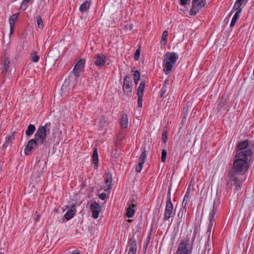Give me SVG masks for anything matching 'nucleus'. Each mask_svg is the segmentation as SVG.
<instances>
[{"mask_svg": "<svg viewBox=\"0 0 254 254\" xmlns=\"http://www.w3.org/2000/svg\"><path fill=\"white\" fill-rule=\"evenodd\" d=\"M35 127L34 125L30 124L28 126L27 129L25 131V134L27 136L32 135L35 131Z\"/></svg>", "mask_w": 254, "mask_h": 254, "instance_id": "21", "label": "nucleus"}, {"mask_svg": "<svg viewBox=\"0 0 254 254\" xmlns=\"http://www.w3.org/2000/svg\"><path fill=\"white\" fill-rule=\"evenodd\" d=\"M167 138V130L164 128L163 129V132L162 135V140L165 144H166V143Z\"/></svg>", "mask_w": 254, "mask_h": 254, "instance_id": "29", "label": "nucleus"}, {"mask_svg": "<svg viewBox=\"0 0 254 254\" xmlns=\"http://www.w3.org/2000/svg\"><path fill=\"white\" fill-rule=\"evenodd\" d=\"M197 231L195 229L192 235L191 232H188L186 237L180 241L176 254H191Z\"/></svg>", "mask_w": 254, "mask_h": 254, "instance_id": "3", "label": "nucleus"}, {"mask_svg": "<svg viewBox=\"0 0 254 254\" xmlns=\"http://www.w3.org/2000/svg\"><path fill=\"white\" fill-rule=\"evenodd\" d=\"M245 0H237L233 7V9L235 10H238L240 8L241 6L243 4Z\"/></svg>", "mask_w": 254, "mask_h": 254, "instance_id": "25", "label": "nucleus"}, {"mask_svg": "<svg viewBox=\"0 0 254 254\" xmlns=\"http://www.w3.org/2000/svg\"><path fill=\"white\" fill-rule=\"evenodd\" d=\"M145 81H142L139 84V86L137 89V95L143 96L144 89L145 87Z\"/></svg>", "mask_w": 254, "mask_h": 254, "instance_id": "24", "label": "nucleus"}, {"mask_svg": "<svg viewBox=\"0 0 254 254\" xmlns=\"http://www.w3.org/2000/svg\"><path fill=\"white\" fill-rule=\"evenodd\" d=\"M128 254H136L128 253Z\"/></svg>", "mask_w": 254, "mask_h": 254, "instance_id": "52", "label": "nucleus"}, {"mask_svg": "<svg viewBox=\"0 0 254 254\" xmlns=\"http://www.w3.org/2000/svg\"><path fill=\"white\" fill-rule=\"evenodd\" d=\"M99 198L102 200H105L107 198V195L105 193L102 192L100 194Z\"/></svg>", "mask_w": 254, "mask_h": 254, "instance_id": "40", "label": "nucleus"}, {"mask_svg": "<svg viewBox=\"0 0 254 254\" xmlns=\"http://www.w3.org/2000/svg\"><path fill=\"white\" fill-rule=\"evenodd\" d=\"M129 250L128 252L130 253L136 254V240L131 238L128 241Z\"/></svg>", "mask_w": 254, "mask_h": 254, "instance_id": "15", "label": "nucleus"}, {"mask_svg": "<svg viewBox=\"0 0 254 254\" xmlns=\"http://www.w3.org/2000/svg\"><path fill=\"white\" fill-rule=\"evenodd\" d=\"M10 60L8 58H5L3 62V67L2 68L3 72L6 73L8 71L10 65Z\"/></svg>", "mask_w": 254, "mask_h": 254, "instance_id": "23", "label": "nucleus"}, {"mask_svg": "<svg viewBox=\"0 0 254 254\" xmlns=\"http://www.w3.org/2000/svg\"><path fill=\"white\" fill-rule=\"evenodd\" d=\"M0 254H3L2 253H0Z\"/></svg>", "mask_w": 254, "mask_h": 254, "instance_id": "53", "label": "nucleus"}, {"mask_svg": "<svg viewBox=\"0 0 254 254\" xmlns=\"http://www.w3.org/2000/svg\"><path fill=\"white\" fill-rule=\"evenodd\" d=\"M91 1L86 0L83 2L80 5L79 7V10L81 12H85L89 9L90 6L91 5Z\"/></svg>", "mask_w": 254, "mask_h": 254, "instance_id": "19", "label": "nucleus"}, {"mask_svg": "<svg viewBox=\"0 0 254 254\" xmlns=\"http://www.w3.org/2000/svg\"><path fill=\"white\" fill-rule=\"evenodd\" d=\"M92 162L94 164V168L97 169L98 166L99 158L98 154V149L97 147L94 148L92 155Z\"/></svg>", "mask_w": 254, "mask_h": 254, "instance_id": "16", "label": "nucleus"}, {"mask_svg": "<svg viewBox=\"0 0 254 254\" xmlns=\"http://www.w3.org/2000/svg\"><path fill=\"white\" fill-rule=\"evenodd\" d=\"M132 79L130 75L126 76L123 85L124 94L128 97H130L132 95Z\"/></svg>", "mask_w": 254, "mask_h": 254, "instance_id": "6", "label": "nucleus"}, {"mask_svg": "<svg viewBox=\"0 0 254 254\" xmlns=\"http://www.w3.org/2000/svg\"><path fill=\"white\" fill-rule=\"evenodd\" d=\"M90 208L92 211V217L94 219H97L101 210V206L98 203L93 201L90 204Z\"/></svg>", "mask_w": 254, "mask_h": 254, "instance_id": "10", "label": "nucleus"}, {"mask_svg": "<svg viewBox=\"0 0 254 254\" xmlns=\"http://www.w3.org/2000/svg\"><path fill=\"white\" fill-rule=\"evenodd\" d=\"M132 72L134 73V80H139L140 79V72L138 70H132Z\"/></svg>", "mask_w": 254, "mask_h": 254, "instance_id": "34", "label": "nucleus"}, {"mask_svg": "<svg viewBox=\"0 0 254 254\" xmlns=\"http://www.w3.org/2000/svg\"><path fill=\"white\" fill-rule=\"evenodd\" d=\"M173 216V205L171 200V197L167 199L166 204V208L164 215V220H168Z\"/></svg>", "mask_w": 254, "mask_h": 254, "instance_id": "8", "label": "nucleus"}, {"mask_svg": "<svg viewBox=\"0 0 254 254\" xmlns=\"http://www.w3.org/2000/svg\"><path fill=\"white\" fill-rule=\"evenodd\" d=\"M138 96V100H137V106L139 108H141L142 106V97L143 96L137 95Z\"/></svg>", "mask_w": 254, "mask_h": 254, "instance_id": "36", "label": "nucleus"}, {"mask_svg": "<svg viewBox=\"0 0 254 254\" xmlns=\"http://www.w3.org/2000/svg\"><path fill=\"white\" fill-rule=\"evenodd\" d=\"M146 156V150H144L142 152L140 156V159L141 160V161H143V162H145V159Z\"/></svg>", "mask_w": 254, "mask_h": 254, "instance_id": "37", "label": "nucleus"}, {"mask_svg": "<svg viewBox=\"0 0 254 254\" xmlns=\"http://www.w3.org/2000/svg\"><path fill=\"white\" fill-rule=\"evenodd\" d=\"M132 221V220L131 219H128L127 220V222H129V223H130Z\"/></svg>", "mask_w": 254, "mask_h": 254, "instance_id": "51", "label": "nucleus"}, {"mask_svg": "<svg viewBox=\"0 0 254 254\" xmlns=\"http://www.w3.org/2000/svg\"><path fill=\"white\" fill-rule=\"evenodd\" d=\"M35 221H38L39 219V216H38L36 218H34Z\"/></svg>", "mask_w": 254, "mask_h": 254, "instance_id": "49", "label": "nucleus"}, {"mask_svg": "<svg viewBox=\"0 0 254 254\" xmlns=\"http://www.w3.org/2000/svg\"><path fill=\"white\" fill-rule=\"evenodd\" d=\"M51 123H47L44 126H40L34 135V139H31L27 144L24 149L26 155L30 154L31 150L39 145H42L47 135L50 133Z\"/></svg>", "mask_w": 254, "mask_h": 254, "instance_id": "2", "label": "nucleus"}, {"mask_svg": "<svg viewBox=\"0 0 254 254\" xmlns=\"http://www.w3.org/2000/svg\"><path fill=\"white\" fill-rule=\"evenodd\" d=\"M167 91L168 87L166 86H163L161 90V97H163Z\"/></svg>", "mask_w": 254, "mask_h": 254, "instance_id": "38", "label": "nucleus"}, {"mask_svg": "<svg viewBox=\"0 0 254 254\" xmlns=\"http://www.w3.org/2000/svg\"><path fill=\"white\" fill-rule=\"evenodd\" d=\"M246 154L245 155L242 152L236 154V160L233 162V167L228 173L229 183L235 185L236 190L241 189V177L248 170L249 162L252 158L250 151L249 150Z\"/></svg>", "mask_w": 254, "mask_h": 254, "instance_id": "1", "label": "nucleus"}, {"mask_svg": "<svg viewBox=\"0 0 254 254\" xmlns=\"http://www.w3.org/2000/svg\"><path fill=\"white\" fill-rule=\"evenodd\" d=\"M138 81H139V80H134V83H135V84H137L138 83Z\"/></svg>", "mask_w": 254, "mask_h": 254, "instance_id": "50", "label": "nucleus"}, {"mask_svg": "<svg viewBox=\"0 0 254 254\" xmlns=\"http://www.w3.org/2000/svg\"><path fill=\"white\" fill-rule=\"evenodd\" d=\"M163 63L164 64L163 71L167 75L170 73L174 64L168 61H165L164 59H163Z\"/></svg>", "mask_w": 254, "mask_h": 254, "instance_id": "17", "label": "nucleus"}, {"mask_svg": "<svg viewBox=\"0 0 254 254\" xmlns=\"http://www.w3.org/2000/svg\"><path fill=\"white\" fill-rule=\"evenodd\" d=\"M167 152L166 149H163L161 153V161L164 162L166 161Z\"/></svg>", "mask_w": 254, "mask_h": 254, "instance_id": "32", "label": "nucleus"}, {"mask_svg": "<svg viewBox=\"0 0 254 254\" xmlns=\"http://www.w3.org/2000/svg\"><path fill=\"white\" fill-rule=\"evenodd\" d=\"M76 212L75 206L73 205H71L70 208L66 211L64 214V217L66 220H69L73 217Z\"/></svg>", "mask_w": 254, "mask_h": 254, "instance_id": "14", "label": "nucleus"}, {"mask_svg": "<svg viewBox=\"0 0 254 254\" xmlns=\"http://www.w3.org/2000/svg\"><path fill=\"white\" fill-rule=\"evenodd\" d=\"M31 0H23L22 4H26L28 3Z\"/></svg>", "mask_w": 254, "mask_h": 254, "instance_id": "45", "label": "nucleus"}, {"mask_svg": "<svg viewBox=\"0 0 254 254\" xmlns=\"http://www.w3.org/2000/svg\"><path fill=\"white\" fill-rule=\"evenodd\" d=\"M121 127L122 128H126L128 125V118L127 114H123L120 121Z\"/></svg>", "mask_w": 254, "mask_h": 254, "instance_id": "20", "label": "nucleus"}, {"mask_svg": "<svg viewBox=\"0 0 254 254\" xmlns=\"http://www.w3.org/2000/svg\"><path fill=\"white\" fill-rule=\"evenodd\" d=\"M205 1L203 0H192V7L190 11V14L195 15L199 12V9L204 6Z\"/></svg>", "mask_w": 254, "mask_h": 254, "instance_id": "7", "label": "nucleus"}, {"mask_svg": "<svg viewBox=\"0 0 254 254\" xmlns=\"http://www.w3.org/2000/svg\"><path fill=\"white\" fill-rule=\"evenodd\" d=\"M144 162H143V161H140L138 165L136 166V171L138 173H139L140 172L141 170H142V167H143V165L144 164Z\"/></svg>", "mask_w": 254, "mask_h": 254, "instance_id": "35", "label": "nucleus"}, {"mask_svg": "<svg viewBox=\"0 0 254 254\" xmlns=\"http://www.w3.org/2000/svg\"><path fill=\"white\" fill-rule=\"evenodd\" d=\"M151 236V233L150 232L149 235H148V237H147V243L146 246L148 245V243L149 242V240L150 239Z\"/></svg>", "mask_w": 254, "mask_h": 254, "instance_id": "43", "label": "nucleus"}, {"mask_svg": "<svg viewBox=\"0 0 254 254\" xmlns=\"http://www.w3.org/2000/svg\"><path fill=\"white\" fill-rule=\"evenodd\" d=\"M106 58L103 54H97L94 57V64L97 66H101L105 64Z\"/></svg>", "mask_w": 254, "mask_h": 254, "instance_id": "12", "label": "nucleus"}, {"mask_svg": "<svg viewBox=\"0 0 254 254\" xmlns=\"http://www.w3.org/2000/svg\"><path fill=\"white\" fill-rule=\"evenodd\" d=\"M214 204L215 203H213V209L211 211V212H210V214H209V225H208V229L206 231V234H207L208 235V237H207V243L205 244L204 246V248L202 250V254H204V253H205V250H206L207 249V246H210L212 243V240L211 239V229H212V228L214 225V223H213V221H214V216H215V214L216 212V209L215 208V207H214Z\"/></svg>", "mask_w": 254, "mask_h": 254, "instance_id": "4", "label": "nucleus"}, {"mask_svg": "<svg viewBox=\"0 0 254 254\" xmlns=\"http://www.w3.org/2000/svg\"><path fill=\"white\" fill-rule=\"evenodd\" d=\"M18 13L14 14L11 16L9 19V24L10 25L9 35L13 34L14 31L15 23L18 17Z\"/></svg>", "mask_w": 254, "mask_h": 254, "instance_id": "13", "label": "nucleus"}, {"mask_svg": "<svg viewBox=\"0 0 254 254\" xmlns=\"http://www.w3.org/2000/svg\"><path fill=\"white\" fill-rule=\"evenodd\" d=\"M190 185H189V186L188 187V188L187 189L186 193L190 194Z\"/></svg>", "mask_w": 254, "mask_h": 254, "instance_id": "47", "label": "nucleus"}, {"mask_svg": "<svg viewBox=\"0 0 254 254\" xmlns=\"http://www.w3.org/2000/svg\"><path fill=\"white\" fill-rule=\"evenodd\" d=\"M136 206V204L132 203L128 204V207L127 209L126 215L128 218H132L134 214L135 209L134 208Z\"/></svg>", "mask_w": 254, "mask_h": 254, "instance_id": "18", "label": "nucleus"}, {"mask_svg": "<svg viewBox=\"0 0 254 254\" xmlns=\"http://www.w3.org/2000/svg\"><path fill=\"white\" fill-rule=\"evenodd\" d=\"M190 199V194L186 193L184 199L182 202V205L184 206V207L187 205L188 201Z\"/></svg>", "mask_w": 254, "mask_h": 254, "instance_id": "33", "label": "nucleus"}, {"mask_svg": "<svg viewBox=\"0 0 254 254\" xmlns=\"http://www.w3.org/2000/svg\"><path fill=\"white\" fill-rule=\"evenodd\" d=\"M169 80L166 79L163 86H166L167 87L169 85Z\"/></svg>", "mask_w": 254, "mask_h": 254, "instance_id": "44", "label": "nucleus"}, {"mask_svg": "<svg viewBox=\"0 0 254 254\" xmlns=\"http://www.w3.org/2000/svg\"><path fill=\"white\" fill-rule=\"evenodd\" d=\"M249 141L247 140H243L238 143L235 151L237 153H242L244 155H247V152L249 150L251 152V157H253V151L248 147Z\"/></svg>", "mask_w": 254, "mask_h": 254, "instance_id": "5", "label": "nucleus"}, {"mask_svg": "<svg viewBox=\"0 0 254 254\" xmlns=\"http://www.w3.org/2000/svg\"><path fill=\"white\" fill-rule=\"evenodd\" d=\"M14 139V135L12 134L10 135L8 137L6 138V140L3 144L4 146H8L9 144H11L12 141Z\"/></svg>", "mask_w": 254, "mask_h": 254, "instance_id": "26", "label": "nucleus"}, {"mask_svg": "<svg viewBox=\"0 0 254 254\" xmlns=\"http://www.w3.org/2000/svg\"><path fill=\"white\" fill-rule=\"evenodd\" d=\"M178 58L179 56L177 54L174 52H167L164 55V59L165 61H168L174 65Z\"/></svg>", "mask_w": 254, "mask_h": 254, "instance_id": "11", "label": "nucleus"}, {"mask_svg": "<svg viewBox=\"0 0 254 254\" xmlns=\"http://www.w3.org/2000/svg\"><path fill=\"white\" fill-rule=\"evenodd\" d=\"M168 33L167 30H165L163 32L162 36V41L161 43L163 44H165L166 43V38L167 37Z\"/></svg>", "mask_w": 254, "mask_h": 254, "instance_id": "31", "label": "nucleus"}, {"mask_svg": "<svg viewBox=\"0 0 254 254\" xmlns=\"http://www.w3.org/2000/svg\"><path fill=\"white\" fill-rule=\"evenodd\" d=\"M121 140H122V137H121L120 136V134H118L116 140V141L115 142V144L116 145H117L118 144H119L121 142Z\"/></svg>", "mask_w": 254, "mask_h": 254, "instance_id": "39", "label": "nucleus"}, {"mask_svg": "<svg viewBox=\"0 0 254 254\" xmlns=\"http://www.w3.org/2000/svg\"><path fill=\"white\" fill-rule=\"evenodd\" d=\"M31 60L34 62L37 63L39 60V57L35 52H32L30 55Z\"/></svg>", "mask_w": 254, "mask_h": 254, "instance_id": "28", "label": "nucleus"}, {"mask_svg": "<svg viewBox=\"0 0 254 254\" xmlns=\"http://www.w3.org/2000/svg\"><path fill=\"white\" fill-rule=\"evenodd\" d=\"M70 254H80V253L78 251L74 250L72 251Z\"/></svg>", "mask_w": 254, "mask_h": 254, "instance_id": "46", "label": "nucleus"}, {"mask_svg": "<svg viewBox=\"0 0 254 254\" xmlns=\"http://www.w3.org/2000/svg\"><path fill=\"white\" fill-rule=\"evenodd\" d=\"M141 50L140 48H138L135 51L134 55V59L135 61H137L139 58L140 55Z\"/></svg>", "mask_w": 254, "mask_h": 254, "instance_id": "30", "label": "nucleus"}, {"mask_svg": "<svg viewBox=\"0 0 254 254\" xmlns=\"http://www.w3.org/2000/svg\"><path fill=\"white\" fill-rule=\"evenodd\" d=\"M85 61L84 59H80L75 65L73 71L74 74L76 77L80 76L81 73L83 72Z\"/></svg>", "mask_w": 254, "mask_h": 254, "instance_id": "9", "label": "nucleus"}, {"mask_svg": "<svg viewBox=\"0 0 254 254\" xmlns=\"http://www.w3.org/2000/svg\"><path fill=\"white\" fill-rule=\"evenodd\" d=\"M106 183L107 184V186H109L108 189H109L111 186V180H110V178L106 179Z\"/></svg>", "mask_w": 254, "mask_h": 254, "instance_id": "41", "label": "nucleus"}, {"mask_svg": "<svg viewBox=\"0 0 254 254\" xmlns=\"http://www.w3.org/2000/svg\"><path fill=\"white\" fill-rule=\"evenodd\" d=\"M241 10H242V9H239L238 11H237V12L234 14V15L232 18V20L231 22V23H230L231 27L234 26V25H235L237 20L239 18V15L240 13H241Z\"/></svg>", "mask_w": 254, "mask_h": 254, "instance_id": "22", "label": "nucleus"}, {"mask_svg": "<svg viewBox=\"0 0 254 254\" xmlns=\"http://www.w3.org/2000/svg\"><path fill=\"white\" fill-rule=\"evenodd\" d=\"M200 250V241L199 242V248H198V251H199Z\"/></svg>", "mask_w": 254, "mask_h": 254, "instance_id": "48", "label": "nucleus"}, {"mask_svg": "<svg viewBox=\"0 0 254 254\" xmlns=\"http://www.w3.org/2000/svg\"><path fill=\"white\" fill-rule=\"evenodd\" d=\"M181 4L182 5H186L187 2L189 1V0H180Z\"/></svg>", "mask_w": 254, "mask_h": 254, "instance_id": "42", "label": "nucleus"}, {"mask_svg": "<svg viewBox=\"0 0 254 254\" xmlns=\"http://www.w3.org/2000/svg\"><path fill=\"white\" fill-rule=\"evenodd\" d=\"M37 25L39 28L42 29L44 27V23L40 16H37L36 17Z\"/></svg>", "mask_w": 254, "mask_h": 254, "instance_id": "27", "label": "nucleus"}]
</instances>
